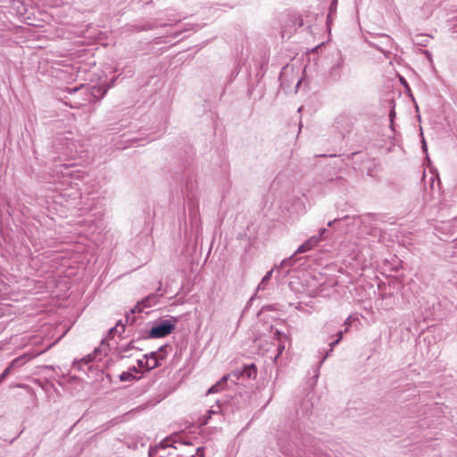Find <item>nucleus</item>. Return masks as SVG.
I'll list each match as a JSON object with an SVG mask.
<instances>
[{
    "label": "nucleus",
    "instance_id": "f257e3e1",
    "mask_svg": "<svg viewBox=\"0 0 457 457\" xmlns=\"http://www.w3.org/2000/svg\"><path fill=\"white\" fill-rule=\"evenodd\" d=\"M175 328L174 325L168 320H165L154 327L150 330V336L154 338H160L170 335Z\"/></svg>",
    "mask_w": 457,
    "mask_h": 457
},
{
    "label": "nucleus",
    "instance_id": "f03ea898",
    "mask_svg": "<svg viewBox=\"0 0 457 457\" xmlns=\"http://www.w3.org/2000/svg\"><path fill=\"white\" fill-rule=\"evenodd\" d=\"M227 380H228V377L224 376L221 380L218 381L215 385H213L212 386H211L209 388L207 394L210 395V394H214V393H218L219 391H220L221 386L226 384Z\"/></svg>",
    "mask_w": 457,
    "mask_h": 457
},
{
    "label": "nucleus",
    "instance_id": "7ed1b4c3",
    "mask_svg": "<svg viewBox=\"0 0 457 457\" xmlns=\"http://www.w3.org/2000/svg\"><path fill=\"white\" fill-rule=\"evenodd\" d=\"M136 369L134 368L132 370H129L126 372H122L120 375V381H131L136 378V377L133 374V371H135Z\"/></svg>",
    "mask_w": 457,
    "mask_h": 457
},
{
    "label": "nucleus",
    "instance_id": "20e7f679",
    "mask_svg": "<svg viewBox=\"0 0 457 457\" xmlns=\"http://www.w3.org/2000/svg\"><path fill=\"white\" fill-rule=\"evenodd\" d=\"M243 376H246L247 378H251L252 376L256 375V368L254 365L245 367L243 372Z\"/></svg>",
    "mask_w": 457,
    "mask_h": 457
},
{
    "label": "nucleus",
    "instance_id": "39448f33",
    "mask_svg": "<svg viewBox=\"0 0 457 457\" xmlns=\"http://www.w3.org/2000/svg\"><path fill=\"white\" fill-rule=\"evenodd\" d=\"M317 239H312L306 243H304L303 245H301L298 249V252H305V251H308L310 250L311 248L313 247V245H315L317 244Z\"/></svg>",
    "mask_w": 457,
    "mask_h": 457
},
{
    "label": "nucleus",
    "instance_id": "423d86ee",
    "mask_svg": "<svg viewBox=\"0 0 457 457\" xmlns=\"http://www.w3.org/2000/svg\"><path fill=\"white\" fill-rule=\"evenodd\" d=\"M157 365H158L157 359H156L155 355L154 353H152L150 359L147 361L148 369H154L155 367H157Z\"/></svg>",
    "mask_w": 457,
    "mask_h": 457
},
{
    "label": "nucleus",
    "instance_id": "0eeeda50",
    "mask_svg": "<svg viewBox=\"0 0 457 457\" xmlns=\"http://www.w3.org/2000/svg\"><path fill=\"white\" fill-rule=\"evenodd\" d=\"M272 270L269 271L265 277L262 278V282L259 284V289H264L265 288V283L270 279L271 276Z\"/></svg>",
    "mask_w": 457,
    "mask_h": 457
},
{
    "label": "nucleus",
    "instance_id": "6e6552de",
    "mask_svg": "<svg viewBox=\"0 0 457 457\" xmlns=\"http://www.w3.org/2000/svg\"><path fill=\"white\" fill-rule=\"evenodd\" d=\"M19 361V359H15L12 361L11 365L4 371L2 377L5 376L6 374H8L9 370L11 368H12L17 362Z\"/></svg>",
    "mask_w": 457,
    "mask_h": 457
},
{
    "label": "nucleus",
    "instance_id": "1a4fd4ad",
    "mask_svg": "<svg viewBox=\"0 0 457 457\" xmlns=\"http://www.w3.org/2000/svg\"><path fill=\"white\" fill-rule=\"evenodd\" d=\"M341 338H342V332L339 333L338 339L337 341H335L332 345H335L336 344H337Z\"/></svg>",
    "mask_w": 457,
    "mask_h": 457
},
{
    "label": "nucleus",
    "instance_id": "9d476101",
    "mask_svg": "<svg viewBox=\"0 0 457 457\" xmlns=\"http://www.w3.org/2000/svg\"><path fill=\"white\" fill-rule=\"evenodd\" d=\"M283 349H284V346L278 345V355H280L282 353Z\"/></svg>",
    "mask_w": 457,
    "mask_h": 457
},
{
    "label": "nucleus",
    "instance_id": "9b49d317",
    "mask_svg": "<svg viewBox=\"0 0 457 457\" xmlns=\"http://www.w3.org/2000/svg\"><path fill=\"white\" fill-rule=\"evenodd\" d=\"M275 335H277V336H278V339L280 338V337H279V336H280V332H279L278 329H276V331H275Z\"/></svg>",
    "mask_w": 457,
    "mask_h": 457
}]
</instances>
